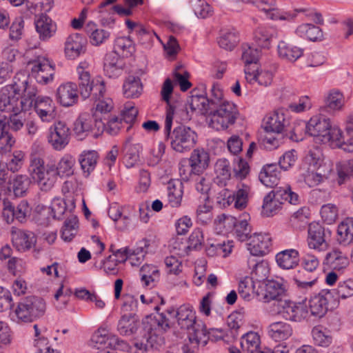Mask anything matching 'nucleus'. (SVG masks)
Masks as SVG:
<instances>
[{
    "mask_svg": "<svg viewBox=\"0 0 353 353\" xmlns=\"http://www.w3.org/2000/svg\"><path fill=\"white\" fill-rule=\"evenodd\" d=\"M337 241L343 246L353 243V217H347L339 224Z\"/></svg>",
    "mask_w": 353,
    "mask_h": 353,
    "instance_id": "28",
    "label": "nucleus"
},
{
    "mask_svg": "<svg viewBox=\"0 0 353 353\" xmlns=\"http://www.w3.org/2000/svg\"><path fill=\"white\" fill-rule=\"evenodd\" d=\"M183 183L179 180H170L168 184V203L172 208H179L181 205L183 191Z\"/></svg>",
    "mask_w": 353,
    "mask_h": 353,
    "instance_id": "33",
    "label": "nucleus"
},
{
    "mask_svg": "<svg viewBox=\"0 0 353 353\" xmlns=\"http://www.w3.org/2000/svg\"><path fill=\"white\" fill-rule=\"evenodd\" d=\"M264 130L267 132H273L277 134L283 132L285 136L295 141L299 140L296 135V128L289 125L282 110H278L268 114L265 118Z\"/></svg>",
    "mask_w": 353,
    "mask_h": 353,
    "instance_id": "12",
    "label": "nucleus"
},
{
    "mask_svg": "<svg viewBox=\"0 0 353 353\" xmlns=\"http://www.w3.org/2000/svg\"><path fill=\"white\" fill-rule=\"evenodd\" d=\"M76 71L79 90L84 99L91 97L97 102L104 97L106 91L105 81L100 76L91 78L90 65L88 62H80Z\"/></svg>",
    "mask_w": 353,
    "mask_h": 353,
    "instance_id": "5",
    "label": "nucleus"
},
{
    "mask_svg": "<svg viewBox=\"0 0 353 353\" xmlns=\"http://www.w3.org/2000/svg\"><path fill=\"white\" fill-rule=\"evenodd\" d=\"M166 313L176 319L178 326L189 334V340L193 347L206 345V327L201 320H196L192 306L182 305L176 310H166Z\"/></svg>",
    "mask_w": 353,
    "mask_h": 353,
    "instance_id": "2",
    "label": "nucleus"
},
{
    "mask_svg": "<svg viewBox=\"0 0 353 353\" xmlns=\"http://www.w3.org/2000/svg\"><path fill=\"white\" fill-rule=\"evenodd\" d=\"M79 228V220L77 216L68 217L63 223L61 229V238L64 241L70 242L76 236Z\"/></svg>",
    "mask_w": 353,
    "mask_h": 353,
    "instance_id": "46",
    "label": "nucleus"
},
{
    "mask_svg": "<svg viewBox=\"0 0 353 353\" xmlns=\"http://www.w3.org/2000/svg\"><path fill=\"white\" fill-rule=\"evenodd\" d=\"M318 148L310 150L303 158L300 165V171L319 170L322 169L323 159Z\"/></svg>",
    "mask_w": 353,
    "mask_h": 353,
    "instance_id": "36",
    "label": "nucleus"
},
{
    "mask_svg": "<svg viewBox=\"0 0 353 353\" xmlns=\"http://www.w3.org/2000/svg\"><path fill=\"white\" fill-rule=\"evenodd\" d=\"M86 39L80 34L70 35L65 43V54L69 59H75L86 52Z\"/></svg>",
    "mask_w": 353,
    "mask_h": 353,
    "instance_id": "17",
    "label": "nucleus"
},
{
    "mask_svg": "<svg viewBox=\"0 0 353 353\" xmlns=\"http://www.w3.org/2000/svg\"><path fill=\"white\" fill-rule=\"evenodd\" d=\"M90 346L102 351L109 350L129 352L130 345L129 343L120 339L117 335L110 333L105 327H99L92 336Z\"/></svg>",
    "mask_w": 353,
    "mask_h": 353,
    "instance_id": "10",
    "label": "nucleus"
},
{
    "mask_svg": "<svg viewBox=\"0 0 353 353\" xmlns=\"http://www.w3.org/2000/svg\"><path fill=\"white\" fill-rule=\"evenodd\" d=\"M37 32L39 39L42 41H47L55 34L57 26L52 20L46 14H41L34 21Z\"/></svg>",
    "mask_w": 353,
    "mask_h": 353,
    "instance_id": "23",
    "label": "nucleus"
},
{
    "mask_svg": "<svg viewBox=\"0 0 353 353\" xmlns=\"http://www.w3.org/2000/svg\"><path fill=\"white\" fill-rule=\"evenodd\" d=\"M321 216L327 224H332L338 217V208L332 203L323 205L321 208Z\"/></svg>",
    "mask_w": 353,
    "mask_h": 353,
    "instance_id": "58",
    "label": "nucleus"
},
{
    "mask_svg": "<svg viewBox=\"0 0 353 353\" xmlns=\"http://www.w3.org/2000/svg\"><path fill=\"white\" fill-rule=\"evenodd\" d=\"M141 281L145 286H150L159 279V272L154 265L145 264L140 269Z\"/></svg>",
    "mask_w": 353,
    "mask_h": 353,
    "instance_id": "48",
    "label": "nucleus"
},
{
    "mask_svg": "<svg viewBox=\"0 0 353 353\" xmlns=\"http://www.w3.org/2000/svg\"><path fill=\"white\" fill-rule=\"evenodd\" d=\"M73 130L79 139H83L93 130V117L88 113L81 114L74 123Z\"/></svg>",
    "mask_w": 353,
    "mask_h": 353,
    "instance_id": "30",
    "label": "nucleus"
},
{
    "mask_svg": "<svg viewBox=\"0 0 353 353\" xmlns=\"http://www.w3.org/2000/svg\"><path fill=\"white\" fill-rule=\"evenodd\" d=\"M194 166V170L199 174L205 170L210 161L209 154L203 148H197L192 151L190 159H188Z\"/></svg>",
    "mask_w": 353,
    "mask_h": 353,
    "instance_id": "40",
    "label": "nucleus"
},
{
    "mask_svg": "<svg viewBox=\"0 0 353 353\" xmlns=\"http://www.w3.org/2000/svg\"><path fill=\"white\" fill-rule=\"evenodd\" d=\"M285 201L293 205L299 201L298 194L292 192L289 185L276 188L265 196L261 214L266 217L274 216L281 209Z\"/></svg>",
    "mask_w": 353,
    "mask_h": 353,
    "instance_id": "7",
    "label": "nucleus"
},
{
    "mask_svg": "<svg viewBox=\"0 0 353 353\" xmlns=\"http://www.w3.org/2000/svg\"><path fill=\"white\" fill-rule=\"evenodd\" d=\"M173 110L170 108L166 112L164 134L170 140L171 148L176 152L183 153L190 151L196 144L197 134L194 130L185 125H179L171 132L173 120Z\"/></svg>",
    "mask_w": 353,
    "mask_h": 353,
    "instance_id": "3",
    "label": "nucleus"
},
{
    "mask_svg": "<svg viewBox=\"0 0 353 353\" xmlns=\"http://www.w3.org/2000/svg\"><path fill=\"white\" fill-rule=\"evenodd\" d=\"M278 34L279 31L274 27H259L254 32V41L259 47L268 49L272 41L278 37Z\"/></svg>",
    "mask_w": 353,
    "mask_h": 353,
    "instance_id": "22",
    "label": "nucleus"
},
{
    "mask_svg": "<svg viewBox=\"0 0 353 353\" xmlns=\"http://www.w3.org/2000/svg\"><path fill=\"white\" fill-rule=\"evenodd\" d=\"M240 344L242 350L247 353H265L261 347L260 336L255 332L244 334L241 338Z\"/></svg>",
    "mask_w": 353,
    "mask_h": 353,
    "instance_id": "32",
    "label": "nucleus"
},
{
    "mask_svg": "<svg viewBox=\"0 0 353 353\" xmlns=\"http://www.w3.org/2000/svg\"><path fill=\"white\" fill-rule=\"evenodd\" d=\"M29 171L32 179L43 192L50 191L57 179L55 164L45 165L43 159L37 154H31Z\"/></svg>",
    "mask_w": 353,
    "mask_h": 353,
    "instance_id": "6",
    "label": "nucleus"
},
{
    "mask_svg": "<svg viewBox=\"0 0 353 353\" xmlns=\"http://www.w3.org/2000/svg\"><path fill=\"white\" fill-rule=\"evenodd\" d=\"M305 127L306 133L313 137L316 142L328 143L330 146H340L343 143L341 130L332 125L330 120L323 115L312 117Z\"/></svg>",
    "mask_w": 353,
    "mask_h": 353,
    "instance_id": "4",
    "label": "nucleus"
},
{
    "mask_svg": "<svg viewBox=\"0 0 353 353\" xmlns=\"http://www.w3.org/2000/svg\"><path fill=\"white\" fill-rule=\"evenodd\" d=\"M123 94L126 98H137L142 92L143 87L139 77L130 76L123 85Z\"/></svg>",
    "mask_w": 353,
    "mask_h": 353,
    "instance_id": "43",
    "label": "nucleus"
},
{
    "mask_svg": "<svg viewBox=\"0 0 353 353\" xmlns=\"http://www.w3.org/2000/svg\"><path fill=\"white\" fill-rule=\"evenodd\" d=\"M0 205L2 207V214L7 223H10L14 219V206L8 199L7 190L1 189L0 190Z\"/></svg>",
    "mask_w": 353,
    "mask_h": 353,
    "instance_id": "52",
    "label": "nucleus"
},
{
    "mask_svg": "<svg viewBox=\"0 0 353 353\" xmlns=\"http://www.w3.org/2000/svg\"><path fill=\"white\" fill-rule=\"evenodd\" d=\"M336 181L343 185L353 178V159L340 161L336 165Z\"/></svg>",
    "mask_w": 353,
    "mask_h": 353,
    "instance_id": "41",
    "label": "nucleus"
},
{
    "mask_svg": "<svg viewBox=\"0 0 353 353\" xmlns=\"http://www.w3.org/2000/svg\"><path fill=\"white\" fill-rule=\"evenodd\" d=\"M242 50L241 59L245 65L254 64L256 65L260 55L258 49L245 44L242 46Z\"/></svg>",
    "mask_w": 353,
    "mask_h": 353,
    "instance_id": "57",
    "label": "nucleus"
},
{
    "mask_svg": "<svg viewBox=\"0 0 353 353\" xmlns=\"http://www.w3.org/2000/svg\"><path fill=\"white\" fill-rule=\"evenodd\" d=\"M98 154L94 150L85 151L79 157V161L81 168L88 176L92 172L97 165Z\"/></svg>",
    "mask_w": 353,
    "mask_h": 353,
    "instance_id": "45",
    "label": "nucleus"
},
{
    "mask_svg": "<svg viewBox=\"0 0 353 353\" xmlns=\"http://www.w3.org/2000/svg\"><path fill=\"white\" fill-rule=\"evenodd\" d=\"M269 335L275 341L285 340L292 334V329L290 324L278 321L269 326Z\"/></svg>",
    "mask_w": 353,
    "mask_h": 353,
    "instance_id": "42",
    "label": "nucleus"
},
{
    "mask_svg": "<svg viewBox=\"0 0 353 353\" xmlns=\"http://www.w3.org/2000/svg\"><path fill=\"white\" fill-rule=\"evenodd\" d=\"M334 297V292L330 290H322L318 294L312 296L309 300V306L311 314L317 316H323L328 310L330 302Z\"/></svg>",
    "mask_w": 353,
    "mask_h": 353,
    "instance_id": "13",
    "label": "nucleus"
},
{
    "mask_svg": "<svg viewBox=\"0 0 353 353\" xmlns=\"http://www.w3.org/2000/svg\"><path fill=\"white\" fill-rule=\"evenodd\" d=\"M278 313L280 314L284 319L289 321H293V316L296 304L290 301L279 300L277 302Z\"/></svg>",
    "mask_w": 353,
    "mask_h": 353,
    "instance_id": "60",
    "label": "nucleus"
},
{
    "mask_svg": "<svg viewBox=\"0 0 353 353\" xmlns=\"http://www.w3.org/2000/svg\"><path fill=\"white\" fill-rule=\"evenodd\" d=\"M46 310L43 299L37 296H28L22 299L15 309L17 322L32 323L42 317Z\"/></svg>",
    "mask_w": 353,
    "mask_h": 353,
    "instance_id": "9",
    "label": "nucleus"
},
{
    "mask_svg": "<svg viewBox=\"0 0 353 353\" xmlns=\"http://www.w3.org/2000/svg\"><path fill=\"white\" fill-rule=\"evenodd\" d=\"M210 97L192 94L188 101L192 112L208 115L209 125L216 130H224L234 125L239 116L236 105L223 99V92L218 83L210 90Z\"/></svg>",
    "mask_w": 353,
    "mask_h": 353,
    "instance_id": "1",
    "label": "nucleus"
},
{
    "mask_svg": "<svg viewBox=\"0 0 353 353\" xmlns=\"http://www.w3.org/2000/svg\"><path fill=\"white\" fill-rule=\"evenodd\" d=\"M70 130L67 125L59 121L50 128L48 141L55 150H62L69 143Z\"/></svg>",
    "mask_w": 353,
    "mask_h": 353,
    "instance_id": "16",
    "label": "nucleus"
},
{
    "mask_svg": "<svg viewBox=\"0 0 353 353\" xmlns=\"http://www.w3.org/2000/svg\"><path fill=\"white\" fill-rule=\"evenodd\" d=\"M203 241L202 232L197 229L194 230L189 236L188 244L183 245V250L186 252L192 250H198L201 248Z\"/></svg>",
    "mask_w": 353,
    "mask_h": 353,
    "instance_id": "62",
    "label": "nucleus"
},
{
    "mask_svg": "<svg viewBox=\"0 0 353 353\" xmlns=\"http://www.w3.org/2000/svg\"><path fill=\"white\" fill-rule=\"evenodd\" d=\"M25 81H19L18 77L13 78L11 84L2 87L0 90V111L6 112H21L23 102L21 101L20 88Z\"/></svg>",
    "mask_w": 353,
    "mask_h": 353,
    "instance_id": "11",
    "label": "nucleus"
},
{
    "mask_svg": "<svg viewBox=\"0 0 353 353\" xmlns=\"http://www.w3.org/2000/svg\"><path fill=\"white\" fill-rule=\"evenodd\" d=\"M281 178V172L276 164H268L262 168L259 173V179L265 186L270 188H278Z\"/></svg>",
    "mask_w": 353,
    "mask_h": 353,
    "instance_id": "24",
    "label": "nucleus"
},
{
    "mask_svg": "<svg viewBox=\"0 0 353 353\" xmlns=\"http://www.w3.org/2000/svg\"><path fill=\"white\" fill-rule=\"evenodd\" d=\"M136 35L139 43L146 49L152 48L155 38L160 40V38L154 32L145 28L144 26L138 27Z\"/></svg>",
    "mask_w": 353,
    "mask_h": 353,
    "instance_id": "51",
    "label": "nucleus"
},
{
    "mask_svg": "<svg viewBox=\"0 0 353 353\" xmlns=\"http://www.w3.org/2000/svg\"><path fill=\"white\" fill-rule=\"evenodd\" d=\"M332 291L342 299L353 296V279H349L339 282L337 288Z\"/></svg>",
    "mask_w": 353,
    "mask_h": 353,
    "instance_id": "61",
    "label": "nucleus"
},
{
    "mask_svg": "<svg viewBox=\"0 0 353 353\" xmlns=\"http://www.w3.org/2000/svg\"><path fill=\"white\" fill-rule=\"evenodd\" d=\"M15 143V139L8 132V119L4 116H0V145L1 151L6 153L11 150Z\"/></svg>",
    "mask_w": 353,
    "mask_h": 353,
    "instance_id": "37",
    "label": "nucleus"
},
{
    "mask_svg": "<svg viewBox=\"0 0 353 353\" xmlns=\"http://www.w3.org/2000/svg\"><path fill=\"white\" fill-rule=\"evenodd\" d=\"M13 245L19 251L30 250L37 242L34 232L28 230H18L12 234Z\"/></svg>",
    "mask_w": 353,
    "mask_h": 353,
    "instance_id": "21",
    "label": "nucleus"
},
{
    "mask_svg": "<svg viewBox=\"0 0 353 353\" xmlns=\"http://www.w3.org/2000/svg\"><path fill=\"white\" fill-rule=\"evenodd\" d=\"M277 50L281 58L292 62L296 61L303 53L302 48L290 45L283 41L279 43Z\"/></svg>",
    "mask_w": 353,
    "mask_h": 353,
    "instance_id": "39",
    "label": "nucleus"
},
{
    "mask_svg": "<svg viewBox=\"0 0 353 353\" xmlns=\"http://www.w3.org/2000/svg\"><path fill=\"white\" fill-rule=\"evenodd\" d=\"M307 234V244L310 248L319 251L327 248L328 243L325 240V230L320 223L316 222L310 223Z\"/></svg>",
    "mask_w": 353,
    "mask_h": 353,
    "instance_id": "15",
    "label": "nucleus"
},
{
    "mask_svg": "<svg viewBox=\"0 0 353 353\" xmlns=\"http://www.w3.org/2000/svg\"><path fill=\"white\" fill-rule=\"evenodd\" d=\"M14 77L19 78V81H25L23 87L20 88L21 101L23 102V110L27 111L33 105L37 99V90L32 85L28 84V77L23 73H17Z\"/></svg>",
    "mask_w": 353,
    "mask_h": 353,
    "instance_id": "20",
    "label": "nucleus"
},
{
    "mask_svg": "<svg viewBox=\"0 0 353 353\" xmlns=\"http://www.w3.org/2000/svg\"><path fill=\"white\" fill-rule=\"evenodd\" d=\"M238 292L241 297L245 300H250L254 296L257 297L258 290L255 291V285L253 278L245 276L239 283Z\"/></svg>",
    "mask_w": 353,
    "mask_h": 353,
    "instance_id": "47",
    "label": "nucleus"
},
{
    "mask_svg": "<svg viewBox=\"0 0 353 353\" xmlns=\"http://www.w3.org/2000/svg\"><path fill=\"white\" fill-rule=\"evenodd\" d=\"M285 288L281 282L275 280H268L265 284V289L257 292V298L263 302H270L272 300L276 301V303L281 300L280 297L284 294Z\"/></svg>",
    "mask_w": 353,
    "mask_h": 353,
    "instance_id": "19",
    "label": "nucleus"
},
{
    "mask_svg": "<svg viewBox=\"0 0 353 353\" xmlns=\"http://www.w3.org/2000/svg\"><path fill=\"white\" fill-rule=\"evenodd\" d=\"M138 114L137 108L131 103L125 104L123 109L121 112V120L122 122L128 124L127 131L132 128V124L135 122Z\"/></svg>",
    "mask_w": 353,
    "mask_h": 353,
    "instance_id": "55",
    "label": "nucleus"
},
{
    "mask_svg": "<svg viewBox=\"0 0 353 353\" xmlns=\"http://www.w3.org/2000/svg\"><path fill=\"white\" fill-rule=\"evenodd\" d=\"M135 52V46L133 41L128 37H121L115 39L114 50L112 52L117 54L118 57H131Z\"/></svg>",
    "mask_w": 353,
    "mask_h": 353,
    "instance_id": "38",
    "label": "nucleus"
},
{
    "mask_svg": "<svg viewBox=\"0 0 353 353\" xmlns=\"http://www.w3.org/2000/svg\"><path fill=\"white\" fill-rule=\"evenodd\" d=\"M79 99L77 85L73 82L61 84L57 90V100L63 107H70Z\"/></svg>",
    "mask_w": 353,
    "mask_h": 353,
    "instance_id": "18",
    "label": "nucleus"
},
{
    "mask_svg": "<svg viewBox=\"0 0 353 353\" xmlns=\"http://www.w3.org/2000/svg\"><path fill=\"white\" fill-rule=\"evenodd\" d=\"M139 326V319L134 313L121 316L117 324V331L122 336H130L136 333Z\"/></svg>",
    "mask_w": 353,
    "mask_h": 353,
    "instance_id": "25",
    "label": "nucleus"
},
{
    "mask_svg": "<svg viewBox=\"0 0 353 353\" xmlns=\"http://www.w3.org/2000/svg\"><path fill=\"white\" fill-rule=\"evenodd\" d=\"M238 41V36L235 32H227L220 36L218 43L221 48L232 50Z\"/></svg>",
    "mask_w": 353,
    "mask_h": 353,
    "instance_id": "59",
    "label": "nucleus"
},
{
    "mask_svg": "<svg viewBox=\"0 0 353 353\" xmlns=\"http://www.w3.org/2000/svg\"><path fill=\"white\" fill-rule=\"evenodd\" d=\"M103 70L106 76L114 78L119 76L123 70V63L115 52L108 53L104 59Z\"/></svg>",
    "mask_w": 353,
    "mask_h": 353,
    "instance_id": "29",
    "label": "nucleus"
},
{
    "mask_svg": "<svg viewBox=\"0 0 353 353\" xmlns=\"http://www.w3.org/2000/svg\"><path fill=\"white\" fill-rule=\"evenodd\" d=\"M304 181L310 187H314L321 183L323 179L326 178V174L321 170H304L301 171Z\"/></svg>",
    "mask_w": 353,
    "mask_h": 353,
    "instance_id": "56",
    "label": "nucleus"
},
{
    "mask_svg": "<svg viewBox=\"0 0 353 353\" xmlns=\"http://www.w3.org/2000/svg\"><path fill=\"white\" fill-rule=\"evenodd\" d=\"M237 219L231 215L222 214L218 215L214 220L215 228L220 232H231L235 228Z\"/></svg>",
    "mask_w": 353,
    "mask_h": 353,
    "instance_id": "49",
    "label": "nucleus"
},
{
    "mask_svg": "<svg viewBox=\"0 0 353 353\" xmlns=\"http://www.w3.org/2000/svg\"><path fill=\"white\" fill-rule=\"evenodd\" d=\"M250 187L248 185L241 183L238 185V190L233 195L235 208L242 210L246 207Z\"/></svg>",
    "mask_w": 353,
    "mask_h": 353,
    "instance_id": "54",
    "label": "nucleus"
},
{
    "mask_svg": "<svg viewBox=\"0 0 353 353\" xmlns=\"http://www.w3.org/2000/svg\"><path fill=\"white\" fill-rule=\"evenodd\" d=\"M24 30V20L21 17H17L10 28L9 38L14 41L20 40Z\"/></svg>",
    "mask_w": 353,
    "mask_h": 353,
    "instance_id": "63",
    "label": "nucleus"
},
{
    "mask_svg": "<svg viewBox=\"0 0 353 353\" xmlns=\"http://www.w3.org/2000/svg\"><path fill=\"white\" fill-rule=\"evenodd\" d=\"M30 181L29 178L26 175H17L10 182L9 187L7 188H1V189L7 190V194H8L10 196L11 195V191L16 197H22L23 196L30 185Z\"/></svg>",
    "mask_w": 353,
    "mask_h": 353,
    "instance_id": "35",
    "label": "nucleus"
},
{
    "mask_svg": "<svg viewBox=\"0 0 353 353\" xmlns=\"http://www.w3.org/2000/svg\"><path fill=\"white\" fill-rule=\"evenodd\" d=\"M251 226L245 218L236 220V224H235L233 232L239 241H245L248 240L252 236L251 235Z\"/></svg>",
    "mask_w": 353,
    "mask_h": 353,
    "instance_id": "53",
    "label": "nucleus"
},
{
    "mask_svg": "<svg viewBox=\"0 0 353 353\" xmlns=\"http://www.w3.org/2000/svg\"><path fill=\"white\" fill-rule=\"evenodd\" d=\"M249 239L247 248L250 253V256H264L270 251L272 239L269 234L254 233Z\"/></svg>",
    "mask_w": 353,
    "mask_h": 353,
    "instance_id": "14",
    "label": "nucleus"
},
{
    "mask_svg": "<svg viewBox=\"0 0 353 353\" xmlns=\"http://www.w3.org/2000/svg\"><path fill=\"white\" fill-rule=\"evenodd\" d=\"M75 159L70 155L65 154L59 161L57 165H55L57 175L60 176H70L74 173Z\"/></svg>",
    "mask_w": 353,
    "mask_h": 353,
    "instance_id": "50",
    "label": "nucleus"
},
{
    "mask_svg": "<svg viewBox=\"0 0 353 353\" xmlns=\"http://www.w3.org/2000/svg\"><path fill=\"white\" fill-rule=\"evenodd\" d=\"M131 137H128L123 149V163L128 168L134 167L139 161L141 146L139 144L130 143Z\"/></svg>",
    "mask_w": 353,
    "mask_h": 353,
    "instance_id": "34",
    "label": "nucleus"
},
{
    "mask_svg": "<svg viewBox=\"0 0 353 353\" xmlns=\"http://www.w3.org/2000/svg\"><path fill=\"white\" fill-rule=\"evenodd\" d=\"M247 264L252 270L251 275L253 279L258 282L265 281L270 274V268L268 261L265 260L257 261L252 256H249L247 260Z\"/></svg>",
    "mask_w": 353,
    "mask_h": 353,
    "instance_id": "26",
    "label": "nucleus"
},
{
    "mask_svg": "<svg viewBox=\"0 0 353 353\" xmlns=\"http://www.w3.org/2000/svg\"><path fill=\"white\" fill-rule=\"evenodd\" d=\"M143 337L145 339L146 343L136 342L135 347L139 350L148 352L150 351L149 348L150 340L153 336L165 332L170 327V323L169 319L166 316L165 313H158L157 316L150 314L146 316L142 320Z\"/></svg>",
    "mask_w": 353,
    "mask_h": 353,
    "instance_id": "8",
    "label": "nucleus"
},
{
    "mask_svg": "<svg viewBox=\"0 0 353 353\" xmlns=\"http://www.w3.org/2000/svg\"><path fill=\"white\" fill-rule=\"evenodd\" d=\"M326 103L327 107L332 110L341 109L344 104L343 94L339 90H331L327 97Z\"/></svg>",
    "mask_w": 353,
    "mask_h": 353,
    "instance_id": "64",
    "label": "nucleus"
},
{
    "mask_svg": "<svg viewBox=\"0 0 353 353\" xmlns=\"http://www.w3.org/2000/svg\"><path fill=\"white\" fill-rule=\"evenodd\" d=\"M325 261L329 267L339 272H343L349 265L348 257L339 250H334L326 254Z\"/></svg>",
    "mask_w": 353,
    "mask_h": 353,
    "instance_id": "31",
    "label": "nucleus"
},
{
    "mask_svg": "<svg viewBox=\"0 0 353 353\" xmlns=\"http://www.w3.org/2000/svg\"><path fill=\"white\" fill-rule=\"evenodd\" d=\"M296 34L301 37L307 39L312 41H316L323 38L321 29L311 23L300 25L296 30Z\"/></svg>",
    "mask_w": 353,
    "mask_h": 353,
    "instance_id": "44",
    "label": "nucleus"
},
{
    "mask_svg": "<svg viewBox=\"0 0 353 353\" xmlns=\"http://www.w3.org/2000/svg\"><path fill=\"white\" fill-rule=\"evenodd\" d=\"M276 261L282 269H293L299 265V253L295 249L283 250L276 255Z\"/></svg>",
    "mask_w": 353,
    "mask_h": 353,
    "instance_id": "27",
    "label": "nucleus"
}]
</instances>
